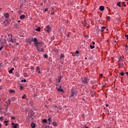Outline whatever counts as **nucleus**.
Instances as JSON below:
<instances>
[{"mask_svg": "<svg viewBox=\"0 0 128 128\" xmlns=\"http://www.w3.org/2000/svg\"><path fill=\"white\" fill-rule=\"evenodd\" d=\"M4 45L2 44L0 47V52L4 48Z\"/></svg>", "mask_w": 128, "mask_h": 128, "instance_id": "obj_26", "label": "nucleus"}, {"mask_svg": "<svg viewBox=\"0 0 128 128\" xmlns=\"http://www.w3.org/2000/svg\"><path fill=\"white\" fill-rule=\"evenodd\" d=\"M49 126H50V122H49L48 123Z\"/></svg>", "mask_w": 128, "mask_h": 128, "instance_id": "obj_48", "label": "nucleus"}, {"mask_svg": "<svg viewBox=\"0 0 128 128\" xmlns=\"http://www.w3.org/2000/svg\"><path fill=\"white\" fill-rule=\"evenodd\" d=\"M22 98H26V97H24V96H22Z\"/></svg>", "mask_w": 128, "mask_h": 128, "instance_id": "obj_44", "label": "nucleus"}, {"mask_svg": "<svg viewBox=\"0 0 128 128\" xmlns=\"http://www.w3.org/2000/svg\"><path fill=\"white\" fill-rule=\"evenodd\" d=\"M68 36H70L68 35Z\"/></svg>", "mask_w": 128, "mask_h": 128, "instance_id": "obj_64", "label": "nucleus"}, {"mask_svg": "<svg viewBox=\"0 0 128 128\" xmlns=\"http://www.w3.org/2000/svg\"><path fill=\"white\" fill-rule=\"evenodd\" d=\"M14 70V68H12L9 70V74H12V70Z\"/></svg>", "mask_w": 128, "mask_h": 128, "instance_id": "obj_13", "label": "nucleus"}, {"mask_svg": "<svg viewBox=\"0 0 128 128\" xmlns=\"http://www.w3.org/2000/svg\"><path fill=\"white\" fill-rule=\"evenodd\" d=\"M38 74H40V70H38Z\"/></svg>", "mask_w": 128, "mask_h": 128, "instance_id": "obj_46", "label": "nucleus"}, {"mask_svg": "<svg viewBox=\"0 0 128 128\" xmlns=\"http://www.w3.org/2000/svg\"><path fill=\"white\" fill-rule=\"evenodd\" d=\"M125 38H126V40H128V34H126L125 35Z\"/></svg>", "mask_w": 128, "mask_h": 128, "instance_id": "obj_31", "label": "nucleus"}, {"mask_svg": "<svg viewBox=\"0 0 128 128\" xmlns=\"http://www.w3.org/2000/svg\"><path fill=\"white\" fill-rule=\"evenodd\" d=\"M120 76H124V72H122L121 73H120Z\"/></svg>", "mask_w": 128, "mask_h": 128, "instance_id": "obj_30", "label": "nucleus"}, {"mask_svg": "<svg viewBox=\"0 0 128 128\" xmlns=\"http://www.w3.org/2000/svg\"><path fill=\"white\" fill-rule=\"evenodd\" d=\"M92 44H96V42H92Z\"/></svg>", "mask_w": 128, "mask_h": 128, "instance_id": "obj_42", "label": "nucleus"}, {"mask_svg": "<svg viewBox=\"0 0 128 128\" xmlns=\"http://www.w3.org/2000/svg\"><path fill=\"white\" fill-rule=\"evenodd\" d=\"M22 82H26V79L24 80H22Z\"/></svg>", "mask_w": 128, "mask_h": 128, "instance_id": "obj_32", "label": "nucleus"}, {"mask_svg": "<svg viewBox=\"0 0 128 128\" xmlns=\"http://www.w3.org/2000/svg\"><path fill=\"white\" fill-rule=\"evenodd\" d=\"M58 92H64V90L62 88H58Z\"/></svg>", "mask_w": 128, "mask_h": 128, "instance_id": "obj_10", "label": "nucleus"}, {"mask_svg": "<svg viewBox=\"0 0 128 128\" xmlns=\"http://www.w3.org/2000/svg\"><path fill=\"white\" fill-rule=\"evenodd\" d=\"M36 70L38 71L40 70V67H36Z\"/></svg>", "mask_w": 128, "mask_h": 128, "instance_id": "obj_33", "label": "nucleus"}, {"mask_svg": "<svg viewBox=\"0 0 128 128\" xmlns=\"http://www.w3.org/2000/svg\"><path fill=\"white\" fill-rule=\"evenodd\" d=\"M22 88H24V86H20V90H22Z\"/></svg>", "mask_w": 128, "mask_h": 128, "instance_id": "obj_37", "label": "nucleus"}, {"mask_svg": "<svg viewBox=\"0 0 128 128\" xmlns=\"http://www.w3.org/2000/svg\"><path fill=\"white\" fill-rule=\"evenodd\" d=\"M126 2H122V6H126V4H125Z\"/></svg>", "mask_w": 128, "mask_h": 128, "instance_id": "obj_29", "label": "nucleus"}, {"mask_svg": "<svg viewBox=\"0 0 128 128\" xmlns=\"http://www.w3.org/2000/svg\"><path fill=\"white\" fill-rule=\"evenodd\" d=\"M99 9L101 12H102L103 10H104V6H100Z\"/></svg>", "mask_w": 128, "mask_h": 128, "instance_id": "obj_7", "label": "nucleus"}, {"mask_svg": "<svg viewBox=\"0 0 128 128\" xmlns=\"http://www.w3.org/2000/svg\"><path fill=\"white\" fill-rule=\"evenodd\" d=\"M2 117H0V120H2Z\"/></svg>", "mask_w": 128, "mask_h": 128, "instance_id": "obj_40", "label": "nucleus"}, {"mask_svg": "<svg viewBox=\"0 0 128 128\" xmlns=\"http://www.w3.org/2000/svg\"><path fill=\"white\" fill-rule=\"evenodd\" d=\"M52 124L54 126H58V123L56 122H53Z\"/></svg>", "mask_w": 128, "mask_h": 128, "instance_id": "obj_17", "label": "nucleus"}, {"mask_svg": "<svg viewBox=\"0 0 128 128\" xmlns=\"http://www.w3.org/2000/svg\"><path fill=\"white\" fill-rule=\"evenodd\" d=\"M62 88V86H60V88Z\"/></svg>", "mask_w": 128, "mask_h": 128, "instance_id": "obj_50", "label": "nucleus"}, {"mask_svg": "<svg viewBox=\"0 0 128 128\" xmlns=\"http://www.w3.org/2000/svg\"><path fill=\"white\" fill-rule=\"evenodd\" d=\"M35 44L38 50H40V48H42V43L36 42L35 43Z\"/></svg>", "mask_w": 128, "mask_h": 128, "instance_id": "obj_1", "label": "nucleus"}, {"mask_svg": "<svg viewBox=\"0 0 128 128\" xmlns=\"http://www.w3.org/2000/svg\"><path fill=\"white\" fill-rule=\"evenodd\" d=\"M100 76H101V78H102V76H103L102 74H100Z\"/></svg>", "mask_w": 128, "mask_h": 128, "instance_id": "obj_43", "label": "nucleus"}, {"mask_svg": "<svg viewBox=\"0 0 128 128\" xmlns=\"http://www.w3.org/2000/svg\"><path fill=\"white\" fill-rule=\"evenodd\" d=\"M76 54H79V52H78V50H76Z\"/></svg>", "mask_w": 128, "mask_h": 128, "instance_id": "obj_39", "label": "nucleus"}, {"mask_svg": "<svg viewBox=\"0 0 128 128\" xmlns=\"http://www.w3.org/2000/svg\"><path fill=\"white\" fill-rule=\"evenodd\" d=\"M126 74H127V76H128V72H126Z\"/></svg>", "mask_w": 128, "mask_h": 128, "instance_id": "obj_51", "label": "nucleus"}, {"mask_svg": "<svg viewBox=\"0 0 128 128\" xmlns=\"http://www.w3.org/2000/svg\"><path fill=\"white\" fill-rule=\"evenodd\" d=\"M74 96H76V92L74 90H72V94L70 98H72Z\"/></svg>", "mask_w": 128, "mask_h": 128, "instance_id": "obj_2", "label": "nucleus"}, {"mask_svg": "<svg viewBox=\"0 0 128 128\" xmlns=\"http://www.w3.org/2000/svg\"><path fill=\"white\" fill-rule=\"evenodd\" d=\"M9 92L11 93L12 94V92H16L14 90H10Z\"/></svg>", "mask_w": 128, "mask_h": 128, "instance_id": "obj_28", "label": "nucleus"}, {"mask_svg": "<svg viewBox=\"0 0 128 128\" xmlns=\"http://www.w3.org/2000/svg\"><path fill=\"white\" fill-rule=\"evenodd\" d=\"M44 58H48V54H44Z\"/></svg>", "mask_w": 128, "mask_h": 128, "instance_id": "obj_27", "label": "nucleus"}, {"mask_svg": "<svg viewBox=\"0 0 128 128\" xmlns=\"http://www.w3.org/2000/svg\"><path fill=\"white\" fill-rule=\"evenodd\" d=\"M31 126H32V128H36V124H34V123H32V124H31Z\"/></svg>", "mask_w": 128, "mask_h": 128, "instance_id": "obj_15", "label": "nucleus"}, {"mask_svg": "<svg viewBox=\"0 0 128 128\" xmlns=\"http://www.w3.org/2000/svg\"><path fill=\"white\" fill-rule=\"evenodd\" d=\"M32 70H34V68H32Z\"/></svg>", "mask_w": 128, "mask_h": 128, "instance_id": "obj_63", "label": "nucleus"}, {"mask_svg": "<svg viewBox=\"0 0 128 128\" xmlns=\"http://www.w3.org/2000/svg\"><path fill=\"white\" fill-rule=\"evenodd\" d=\"M2 127V124H0V128Z\"/></svg>", "mask_w": 128, "mask_h": 128, "instance_id": "obj_53", "label": "nucleus"}, {"mask_svg": "<svg viewBox=\"0 0 128 128\" xmlns=\"http://www.w3.org/2000/svg\"><path fill=\"white\" fill-rule=\"evenodd\" d=\"M26 2V0H24L23 2Z\"/></svg>", "mask_w": 128, "mask_h": 128, "instance_id": "obj_47", "label": "nucleus"}, {"mask_svg": "<svg viewBox=\"0 0 128 128\" xmlns=\"http://www.w3.org/2000/svg\"><path fill=\"white\" fill-rule=\"evenodd\" d=\"M52 30V28H50V26L48 25L46 26V28H45L46 32L48 33H50V32Z\"/></svg>", "mask_w": 128, "mask_h": 128, "instance_id": "obj_3", "label": "nucleus"}, {"mask_svg": "<svg viewBox=\"0 0 128 128\" xmlns=\"http://www.w3.org/2000/svg\"><path fill=\"white\" fill-rule=\"evenodd\" d=\"M11 120H16V118L14 116L11 118Z\"/></svg>", "mask_w": 128, "mask_h": 128, "instance_id": "obj_35", "label": "nucleus"}, {"mask_svg": "<svg viewBox=\"0 0 128 128\" xmlns=\"http://www.w3.org/2000/svg\"><path fill=\"white\" fill-rule=\"evenodd\" d=\"M12 98L13 100H16V98L14 97Z\"/></svg>", "mask_w": 128, "mask_h": 128, "instance_id": "obj_41", "label": "nucleus"}, {"mask_svg": "<svg viewBox=\"0 0 128 128\" xmlns=\"http://www.w3.org/2000/svg\"><path fill=\"white\" fill-rule=\"evenodd\" d=\"M60 58H64V54H61L60 56Z\"/></svg>", "mask_w": 128, "mask_h": 128, "instance_id": "obj_23", "label": "nucleus"}, {"mask_svg": "<svg viewBox=\"0 0 128 128\" xmlns=\"http://www.w3.org/2000/svg\"><path fill=\"white\" fill-rule=\"evenodd\" d=\"M33 42H36H36H38V39H36V38H34V39H33Z\"/></svg>", "mask_w": 128, "mask_h": 128, "instance_id": "obj_18", "label": "nucleus"}, {"mask_svg": "<svg viewBox=\"0 0 128 128\" xmlns=\"http://www.w3.org/2000/svg\"><path fill=\"white\" fill-rule=\"evenodd\" d=\"M32 42V41H30V40H28V42Z\"/></svg>", "mask_w": 128, "mask_h": 128, "instance_id": "obj_57", "label": "nucleus"}, {"mask_svg": "<svg viewBox=\"0 0 128 128\" xmlns=\"http://www.w3.org/2000/svg\"><path fill=\"white\" fill-rule=\"evenodd\" d=\"M36 30L37 32H40V27H38V28H37L36 29Z\"/></svg>", "mask_w": 128, "mask_h": 128, "instance_id": "obj_24", "label": "nucleus"}, {"mask_svg": "<svg viewBox=\"0 0 128 128\" xmlns=\"http://www.w3.org/2000/svg\"><path fill=\"white\" fill-rule=\"evenodd\" d=\"M60 80H62V76H58V82L60 84Z\"/></svg>", "mask_w": 128, "mask_h": 128, "instance_id": "obj_14", "label": "nucleus"}, {"mask_svg": "<svg viewBox=\"0 0 128 128\" xmlns=\"http://www.w3.org/2000/svg\"><path fill=\"white\" fill-rule=\"evenodd\" d=\"M119 66H120V68H124V63L120 62Z\"/></svg>", "mask_w": 128, "mask_h": 128, "instance_id": "obj_11", "label": "nucleus"}, {"mask_svg": "<svg viewBox=\"0 0 128 128\" xmlns=\"http://www.w3.org/2000/svg\"><path fill=\"white\" fill-rule=\"evenodd\" d=\"M110 16H108L107 18L108 20H110Z\"/></svg>", "mask_w": 128, "mask_h": 128, "instance_id": "obj_34", "label": "nucleus"}, {"mask_svg": "<svg viewBox=\"0 0 128 128\" xmlns=\"http://www.w3.org/2000/svg\"><path fill=\"white\" fill-rule=\"evenodd\" d=\"M104 30L102 28V32H104Z\"/></svg>", "mask_w": 128, "mask_h": 128, "instance_id": "obj_49", "label": "nucleus"}, {"mask_svg": "<svg viewBox=\"0 0 128 128\" xmlns=\"http://www.w3.org/2000/svg\"><path fill=\"white\" fill-rule=\"evenodd\" d=\"M82 84H87L88 82V78H85L82 82Z\"/></svg>", "mask_w": 128, "mask_h": 128, "instance_id": "obj_4", "label": "nucleus"}, {"mask_svg": "<svg viewBox=\"0 0 128 128\" xmlns=\"http://www.w3.org/2000/svg\"><path fill=\"white\" fill-rule=\"evenodd\" d=\"M9 100V102H10V100Z\"/></svg>", "mask_w": 128, "mask_h": 128, "instance_id": "obj_58", "label": "nucleus"}, {"mask_svg": "<svg viewBox=\"0 0 128 128\" xmlns=\"http://www.w3.org/2000/svg\"><path fill=\"white\" fill-rule=\"evenodd\" d=\"M48 116V122H52V116Z\"/></svg>", "mask_w": 128, "mask_h": 128, "instance_id": "obj_12", "label": "nucleus"}, {"mask_svg": "<svg viewBox=\"0 0 128 128\" xmlns=\"http://www.w3.org/2000/svg\"><path fill=\"white\" fill-rule=\"evenodd\" d=\"M38 52H44V48H41L40 49V50Z\"/></svg>", "mask_w": 128, "mask_h": 128, "instance_id": "obj_16", "label": "nucleus"}, {"mask_svg": "<svg viewBox=\"0 0 128 128\" xmlns=\"http://www.w3.org/2000/svg\"><path fill=\"white\" fill-rule=\"evenodd\" d=\"M48 8H46L44 9V12H48Z\"/></svg>", "mask_w": 128, "mask_h": 128, "instance_id": "obj_36", "label": "nucleus"}, {"mask_svg": "<svg viewBox=\"0 0 128 128\" xmlns=\"http://www.w3.org/2000/svg\"><path fill=\"white\" fill-rule=\"evenodd\" d=\"M4 16L6 18H10V14H8V13H6L4 14Z\"/></svg>", "mask_w": 128, "mask_h": 128, "instance_id": "obj_8", "label": "nucleus"}, {"mask_svg": "<svg viewBox=\"0 0 128 128\" xmlns=\"http://www.w3.org/2000/svg\"><path fill=\"white\" fill-rule=\"evenodd\" d=\"M12 36L11 39L10 40V42H12V43L16 42V39H12V36Z\"/></svg>", "mask_w": 128, "mask_h": 128, "instance_id": "obj_6", "label": "nucleus"}, {"mask_svg": "<svg viewBox=\"0 0 128 128\" xmlns=\"http://www.w3.org/2000/svg\"><path fill=\"white\" fill-rule=\"evenodd\" d=\"M102 28L104 30L105 28H106V27L102 26Z\"/></svg>", "mask_w": 128, "mask_h": 128, "instance_id": "obj_38", "label": "nucleus"}, {"mask_svg": "<svg viewBox=\"0 0 128 128\" xmlns=\"http://www.w3.org/2000/svg\"><path fill=\"white\" fill-rule=\"evenodd\" d=\"M106 107L108 106V104H106Z\"/></svg>", "mask_w": 128, "mask_h": 128, "instance_id": "obj_45", "label": "nucleus"}, {"mask_svg": "<svg viewBox=\"0 0 128 128\" xmlns=\"http://www.w3.org/2000/svg\"><path fill=\"white\" fill-rule=\"evenodd\" d=\"M84 26H86V24H84Z\"/></svg>", "mask_w": 128, "mask_h": 128, "instance_id": "obj_56", "label": "nucleus"}, {"mask_svg": "<svg viewBox=\"0 0 128 128\" xmlns=\"http://www.w3.org/2000/svg\"><path fill=\"white\" fill-rule=\"evenodd\" d=\"M43 122H44V124H48V120L46 119H44L42 120Z\"/></svg>", "mask_w": 128, "mask_h": 128, "instance_id": "obj_19", "label": "nucleus"}, {"mask_svg": "<svg viewBox=\"0 0 128 128\" xmlns=\"http://www.w3.org/2000/svg\"><path fill=\"white\" fill-rule=\"evenodd\" d=\"M0 100H2V99L0 98Z\"/></svg>", "mask_w": 128, "mask_h": 128, "instance_id": "obj_60", "label": "nucleus"}, {"mask_svg": "<svg viewBox=\"0 0 128 128\" xmlns=\"http://www.w3.org/2000/svg\"><path fill=\"white\" fill-rule=\"evenodd\" d=\"M126 2H128V0H125Z\"/></svg>", "mask_w": 128, "mask_h": 128, "instance_id": "obj_61", "label": "nucleus"}, {"mask_svg": "<svg viewBox=\"0 0 128 128\" xmlns=\"http://www.w3.org/2000/svg\"><path fill=\"white\" fill-rule=\"evenodd\" d=\"M12 128H18V124H14V122H12Z\"/></svg>", "mask_w": 128, "mask_h": 128, "instance_id": "obj_5", "label": "nucleus"}, {"mask_svg": "<svg viewBox=\"0 0 128 128\" xmlns=\"http://www.w3.org/2000/svg\"><path fill=\"white\" fill-rule=\"evenodd\" d=\"M90 48H91V50H92L93 48H94V46H92V44H90Z\"/></svg>", "mask_w": 128, "mask_h": 128, "instance_id": "obj_22", "label": "nucleus"}, {"mask_svg": "<svg viewBox=\"0 0 128 128\" xmlns=\"http://www.w3.org/2000/svg\"><path fill=\"white\" fill-rule=\"evenodd\" d=\"M24 78H28V74L24 73Z\"/></svg>", "mask_w": 128, "mask_h": 128, "instance_id": "obj_25", "label": "nucleus"}, {"mask_svg": "<svg viewBox=\"0 0 128 128\" xmlns=\"http://www.w3.org/2000/svg\"><path fill=\"white\" fill-rule=\"evenodd\" d=\"M116 6H119L120 8H122V6H120V2H118Z\"/></svg>", "mask_w": 128, "mask_h": 128, "instance_id": "obj_20", "label": "nucleus"}, {"mask_svg": "<svg viewBox=\"0 0 128 128\" xmlns=\"http://www.w3.org/2000/svg\"><path fill=\"white\" fill-rule=\"evenodd\" d=\"M18 22H20V20H18Z\"/></svg>", "mask_w": 128, "mask_h": 128, "instance_id": "obj_54", "label": "nucleus"}, {"mask_svg": "<svg viewBox=\"0 0 128 128\" xmlns=\"http://www.w3.org/2000/svg\"><path fill=\"white\" fill-rule=\"evenodd\" d=\"M8 120H5V121H4V123L6 124H5V126H8Z\"/></svg>", "mask_w": 128, "mask_h": 128, "instance_id": "obj_21", "label": "nucleus"}, {"mask_svg": "<svg viewBox=\"0 0 128 128\" xmlns=\"http://www.w3.org/2000/svg\"><path fill=\"white\" fill-rule=\"evenodd\" d=\"M103 88H104V86H103Z\"/></svg>", "mask_w": 128, "mask_h": 128, "instance_id": "obj_62", "label": "nucleus"}, {"mask_svg": "<svg viewBox=\"0 0 128 128\" xmlns=\"http://www.w3.org/2000/svg\"><path fill=\"white\" fill-rule=\"evenodd\" d=\"M0 66H2V64L0 63Z\"/></svg>", "mask_w": 128, "mask_h": 128, "instance_id": "obj_55", "label": "nucleus"}, {"mask_svg": "<svg viewBox=\"0 0 128 128\" xmlns=\"http://www.w3.org/2000/svg\"><path fill=\"white\" fill-rule=\"evenodd\" d=\"M55 108H58V106H55Z\"/></svg>", "mask_w": 128, "mask_h": 128, "instance_id": "obj_59", "label": "nucleus"}, {"mask_svg": "<svg viewBox=\"0 0 128 128\" xmlns=\"http://www.w3.org/2000/svg\"><path fill=\"white\" fill-rule=\"evenodd\" d=\"M6 20L4 22V24H6Z\"/></svg>", "mask_w": 128, "mask_h": 128, "instance_id": "obj_52", "label": "nucleus"}, {"mask_svg": "<svg viewBox=\"0 0 128 128\" xmlns=\"http://www.w3.org/2000/svg\"><path fill=\"white\" fill-rule=\"evenodd\" d=\"M26 18V16L24 14H22L20 16V20H24Z\"/></svg>", "mask_w": 128, "mask_h": 128, "instance_id": "obj_9", "label": "nucleus"}]
</instances>
